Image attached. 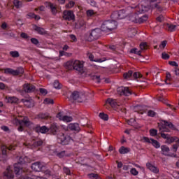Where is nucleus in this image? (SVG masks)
I'll return each instance as SVG.
<instances>
[{
  "mask_svg": "<svg viewBox=\"0 0 179 179\" xmlns=\"http://www.w3.org/2000/svg\"><path fill=\"white\" fill-rule=\"evenodd\" d=\"M129 152H131V150L128 148H125L124 146H122L119 149V153H120V155H125L127 153H129Z\"/></svg>",
  "mask_w": 179,
  "mask_h": 179,
  "instance_id": "obj_29",
  "label": "nucleus"
},
{
  "mask_svg": "<svg viewBox=\"0 0 179 179\" xmlns=\"http://www.w3.org/2000/svg\"><path fill=\"white\" fill-rule=\"evenodd\" d=\"M169 64H170L172 66H178V64L177 62H170Z\"/></svg>",
  "mask_w": 179,
  "mask_h": 179,
  "instance_id": "obj_63",
  "label": "nucleus"
},
{
  "mask_svg": "<svg viewBox=\"0 0 179 179\" xmlns=\"http://www.w3.org/2000/svg\"><path fill=\"white\" fill-rule=\"evenodd\" d=\"M73 61L74 60L69 61L64 64V67L66 68V69H69V71L73 69Z\"/></svg>",
  "mask_w": 179,
  "mask_h": 179,
  "instance_id": "obj_27",
  "label": "nucleus"
},
{
  "mask_svg": "<svg viewBox=\"0 0 179 179\" xmlns=\"http://www.w3.org/2000/svg\"><path fill=\"white\" fill-rule=\"evenodd\" d=\"M173 152H177V149H178V145L177 144H175L173 145Z\"/></svg>",
  "mask_w": 179,
  "mask_h": 179,
  "instance_id": "obj_64",
  "label": "nucleus"
},
{
  "mask_svg": "<svg viewBox=\"0 0 179 179\" xmlns=\"http://www.w3.org/2000/svg\"><path fill=\"white\" fill-rule=\"evenodd\" d=\"M53 86L55 87V89H61L62 87V85H61L59 83V80H55L53 83Z\"/></svg>",
  "mask_w": 179,
  "mask_h": 179,
  "instance_id": "obj_38",
  "label": "nucleus"
},
{
  "mask_svg": "<svg viewBox=\"0 0 179 179\" xmlns=\"http://www.w3.org/2000/svg\"><path fill=\"white\" fill-rule=\"evenodd\" d=\"M1 149L3 155H6L8 150H15V146L10 145L9 147H7L6 145H2Z\"/></svg>",
  "mask_w": 179,
  "mask_h": 179,
  "instance_id": "obj_25",
  "label": "nucleus"
},
{
  "mask_svg": "<svg viewBox=\"0 0 179 179\" xmlns=\"http://www.w3.org/2000/svg\"><path fill=\"white\" fill-rule=\"evenodd\" d=\"M164 29H166V30H168L169 31H176V30L177 29L176 25L169 23L164 24Z\"/></svg>",
  "mask_w": 179,
  "mask_h": 179,
  "instance_id": "obj_23",
  "label": "nucleus"
},
{
  "mask_svg": "<svg viewBox=\"0 0 179 179\" xmlns=\"http://www.w3.org/2000/svg\"><path fill=\"white\" fill-rule=\"evenodd\" d=\"M14 76H17V75H23L24 73V69L22 67H18L16 70H14Z\"/></svg>",
  "mask_w": 179,
  "mask_h": 179,
  "instance_id": "obj_30",
  "label": "nucleus"
},
{
  "mask_svg": "<svg viewBox=\"0 0 179 179\" xmlns=\"http://www.w3.org/2000/svg\"><path fill=\"white\" fill-rule=\"evenodd\" d=\"M135 10V7L129 6L127 8V10H120L119 11H115L111 15V19L113 22H117V20H120V19H124L128 15V10Z\"/></svg>",
  "mask_w": 179,
  "mask_h": 179,
  "instance_id": "obj_4",
  "label": "nucleus"
},
{
  "mask_svg": "<svg viewBox=\"0 0 179 179\" xmlns=\"http://www.w3.org/2000/svg\"><path fill=\"white\" fill-rule=\"evenodd\" d=\"M71 99L78 103H83L86 100V94L75 91L71 94Z\"/></svg>",
  "mask_w": 179,
  "mask_h": 179,
  "instance_id": "obj_7",
  "label": "nucleus"
},
{
  "mask_svg": "<svg viewBox=\"0 0 179 179\" xmlns=\"http://www.w3.org/2000/svg\"><path fill=\"white\" fill-rule=\"evenodd\" d=\"M106 104H110V106H111V107H113V108H115L117 106H120V103L118 102H117V100L113 99L111 98H108L107 99Z\"/></svg>",
  "mask_w": 179,
  "mask_h": 179,
  "instance_id": "obj_24",
  "label": "nucleus"
},
{
  "mask_svg": "<svg viewBox=\"0 0 179 179\" xmlns=\"http://www.w3.org/2000/svg\"><path fill=\"white\" fill-rule=\"evenodd\" d=\"M143 140L147 143H151L152 146H154V148H155L156 149H159V148H160V143L155 139L149 138L148 137H143Z\"/></svg>",
  "mask_w": 179,
  "mask_h": 179,
  "instance_id": "obj_13",
  "label": "nucleus"
},
{
  "mask_svg": "<svg viewBox=\"0 0 179 179\" xmlns=\"http://www.w3.org/2000/svg\"><path fill=\"white\" fill-rule=\"evenodd\" d=\"M6 27H8V24H6V22H3L1 24V29H3V30H5L6 29Z\"/></svg>",
  "mask_w": 179,
  "mask_h": 179,
  "instance_id": "obj_62",
  "label": "nucleus"
},
{
  "mask_svg": "<svg viewBox=\"0 0 179 179\" xmlns=\"http://www.w3.org/2000/svg\"><path fill=\"white\" fill-rule=\"evenodd\" d=\"M117 22L113 21V20L105 21L101 27V31H111L117 29Z\"/></svg>",
  "mask_w": 179,
  "mask_h": 179,
  "instance_id": "obj_5",
  "label": "nucleus"
},
{
  "mask_svg": "<svg viewBox=\"0 0 179 179\" xmlns=\"http://www.w3.org/2000/svg\"><path fill=\"white\" fill-rule=\"evenodd\" d=\"M10 55L13 58H19L20 57V54H19V52L15 50V51H10Z\"/></svg>",
  "mask_w": 179,
  "mask_h": 179,
  "instance_id": "obj_33",
  "label": "nucleus"
},
{
  "mask_svg": "<svg viewBox=\"0 0 179 179\" xmlns=\"http://www.w3.org/2000/svg\"><path fill=\"white\" fill-rule=\"evenodd\" d=\"M71 141H72L71 136H65L64 133H60L57 135V142L61 145H69Z\"/></svg>",
  "mask_w": 179,
  "mask_h": 179,
  "instance_id": "obj_9",
  "label": "nucleus"
},
{
  "mask_svg": "<svg viewBox=\"0 0 179 179\" xmlns=\"http://www.w3.org/2000/svg\"><path fill=\"white\" fill-rule=\"evenodd\" d=\"M48 6H49L50 9L51 10V12L53 15H57V6L51 3H48Z\"/></svg>",
  "mask_w": 179,
  "mask_h": 179,
  "instance_id": "obj_28",
  "label": "nucleus"
},
{
  "mask_svg": "<svg viewBox=\"0 0 179 179\" xmlns=\"http://www.w3.org/2000/svg\"><path fill=\"white\" fill-rule=\"evenodd\" d=\"M99 116L101 120H103V121H108V115L101 113Z\"/></svg>",
  "mask_w": 179,
  "mask_h": 179,
  "instance_id": "obj_37",
  "label": "nucleus"
},
{
  "mask_svg": "<svg viewBox=\"0 0 179 179\" xmlns=\"http://www.w3.org/2000/svg\"><path fill=\"white\" fill-rule=\"evenodd\" d=\"M23 90L25 93H32L36 90V87L31 84H24L23 85Z\"/></svg>",
  "mask_w": 179,
  "mask_h": 179,
  "instance_id": "obj_15",
  "label": "nucleus"
},
{
  "mask_svg": "<svg viewBox=\"0 0 179 179\" xmlns=\"http://www.w3.org/2000/svg\"><path fill=\"white\" fill-rule=\"evenodd\" d=\"M132 76V71H129L127 73H124L123 75V78L124 79H129Z\"/></svg>",
  "mask_w": 179,
  "mask_h": 179,
  "instance_id": "obj_42",
  "label": "nucleus"
},
{
  "mask_svg": "<svg viewBox=\"0 0 179 179\" xmlns=\"http://www.w3.org/2000/svg\"><path fill=\"white\" fill-rule=\"evenodd\" d=\"M156 115V113L153 110H148V117H155Z\"/></svg>",
  "mask_w": 179,
  "mask_h": 179,
  "instance_id": "obj_53",
  "label": "nucleus"
},
{
  "mask_svg": "<svg viewBox=\"0 0 179 179\" xmlns=\"http://www.w3.org/2000/svg\"><path fill=\"white\" fill-rule=\"evenodd\" d=\"M150 136H156V135H157V130H156L155 129H151L150 130Z\"/></svg>",
  "mask_w": 179,
  "mask_h": 179,
  "instance_id": "obj_46",
  "label": "nucleus"
},
{
  "mask_svg": "<svg viewBox=\"0 0 179 179\" xmlns=\"http://www.w3.org/2000/svg\"><path fill=\"white\" fill-rule=\"evenodd\" d=\"M88 177L89 178L92 179H101L100 178V176H99V175H97L96 173H90L88 174Z\"/></svg>",
  "mask_w": 179,
  "mask_h": 179,
  "instance_id": "obj_41",
  "label": "nucleus"
},
{
  "mask_svg": "<svg viewBox=\"0 0 179 179\" xmlns=\"http://www.w3.org/2000/svg\"><path fill=\"white\" fill-rule=\"evenodd\" d=\"M33 29L35 31H37L38 34H45V33L44 28H41L37 25H33Z\"/></svg>",
  "mask_w": 179,
  "mask_h": 179,
  "instance_id": "obj_26",
  "label": "nucleus"
},
{
  "mask_svg": "<svg viewBox=\"0 0 179 179\" xmlns=\"http://www.w3.org/2000/svg\"><path fill=\"white\" fill-rule=\"evenodd\" d=\"M52 146H48L47 148L48 150L50 152V155H52V153H54V155H56V156H57V157H59L60 159L64 157V156H65V151H62L60 152H58L57 151H54V150H52Z\"/></svg>",
  "mask_w": 179,
  "mask_h": 179,
  "instance_id": "obj_17",
  "label": "nucleus"
},
{
  "mask_svg": "<svg viewBox=\"0 0 179 179\" xmlns=\"http://www.w3.org/2000/svg\"><path fill=\"white\" fill-rule=\"evenodd\" d=\"M146 166H147V169H148L150 171H152V173H154V174H158L159 168H157V166H155L149 162L146 164Z\"/></svg>",
  "mask_w": 179,
  "mask_h": 179,
  "instance_id": "obj_20",
  "label": "nucleus"
},
{
  "mask_svg": "<svg viewBox=\"0 0 179 179\" xmlns=\"http://www.w3.org/2000/svg\"><path fill=\"white\" fill-rule=\"evenodd\" d=\"M130 173H131V174H132V176H138V174H139V172H138L136 171V169H135V168H132L130 170Z\"/></svg>",
  "mask_w": 179,
  "mask_h": 179,
  "instance_id": "obj_49",
  "label": "nucleus"
},
{
  "mask_svg": "<svg viewBox=\"0 0 179 179\" xmlns=\"http://www.w3.org/2000/svg\"><path fill=\"white\" fill-rule=\"evenodd\" d=\"M161 153L164 156H170V148L169 146L164 145L161 146Z\"/></svg>",
  "mask_w": 179,
  "mask_h": 179,
  "instance_id": "obj_22",
  "label": "nucleus"
},
{
  "mask_svg": "<svg viewBox=\"0 0 179 179\" xmlns=\"http://www.w3.org/2000/svg\"><path fill=\"white\" fill-rule=\"evenodd\" d=\"M18 122V125H20L17 128L19 132H22L26 127H30L31 125V122L29 120V117H24L22 120H17Z\"/></svg>",
  "mask_w": 179,
  "mask_h": 179,
  "instance_id": "obj_8",
  "label": "nucleus"
},
{
  "mask_svg": "<svg viewBox=\"0 0 179 179\" xmlns=\"http://www.w3.org/2000/svg\"><path fill=\"white\" fill-rule=\"evenodd\" d=\"M43 167H44V165L41 162H35L31 165V169L34 171H41V170H43Z\"/></svg>",
  "mask_w": 179,
  "mask_h": 179,
  "instance_id": "obj_18",
  "label": "nucleus"
},
{
  "mask_svg": "<svg viewBox=\"0 0 179 179\" xmlns=\"http://www.w3.org/2000/svg\"><path fill=\"white\" fill-rule=\"evenodd\" d=\"M63 171L66 174L67 176H71V170L69 168L64 167Z\"/></svg>",
  "mask_w": 179,
  "mask_h": 179,
  "instance_id": "obj_50",
  "label": "nucleus"
},
{
  "mask_svg": "<svg viewBox=\"0 0 179 179\" xmlns=\"http://www.w3.org/2000/svg\"><path fill=\"white\" fill-rule=\"evenodd\" d=\"M130 52L131 54H136L137 55H141V53L142 52V51H141L136 48H133L130 50Z\"/></svg>",
  "mask_w": 179,
  "mask_h": 179,
  "instance_id": "obj_43",
  "label": "nucleus"
},
{
  "mask_svg": "<svg viewBox=\"0 0 179 179\" xmlns=\"http://www.w3.org/2000/svg\"><path fill=\"white\" fill-rule=\"evenodd\" d=\"M61 129H64L66 131V127L65 126H59L55 123H53L50 125V128L45 127V133L52 134V135H57Z\"/></svg>",
  "mask_w": 179,
  "mask_h": 179,
  "instance_id": "obj_6",
  "label": "nucleus"
},
{
  "mask_svg": "<svg viewBox=\"0 0 179 179\" xmlns=\"http://www.w3.org/2000/svg\"><path fill=\"white\" fill-rule=\"evenodd\" d=\"M166 45H167V41H164L159 45V48H164V47H166Z\"/></svg>",
  "mask_w": 179,
  "mask_h": 179,
  "instance_id": "obj_57",
  "label": "nucleus"
},
{
  "mask_svg": "<svg viewBox=\"0 0 179 179\" xmlns=\"http://www.w3.org/2000/svg\"><path fill=\"white\" fill-rule=\"evenodd\" d=\"M73 119L71 116L64 115L63 117L64 122H71Z\"/></svg>",
  "mask_w": 179,
  "mask_h": 179,
  "instance_id": "obj_39",
  "label": "nucleus"
},
{
  "mask_svg": "<svg viewBox=\"0 0 179 179\" xmlns=\"http://www.w3.org/2000/svg\"><path fill=\"white\" fill-rule=\"evenodd\" d=\"M21 102L23 103L24 106L25 107H27L28 108H31V107H34V101L31 99V98H25L21 99Z\"/></svg>",
  "mask_w": 179,
  "mask_h": 179,
  "instance_id": "obj_14",
  "label": "nucleus"
},
{
  "mask_svg": "<svg viewBox=\"0 0 179 179\" xmlns=\"http://www.w3.org/2000/svg\"><path fill=\"white\" fill-rule=\"evenodd\" d=\"M158 0H150V3H153V2H157ZM150 4V6L148 5L147 1H142L138 6V5H133L131 6H134V10H128V15H129V20L130 22H134V23H138V13H145V12H148L150 8L152 9L156 8L159 12H162V10H164V8L162 7V5L155 3V4ZM126 15V16H127Z\"/></svg>",
  "mask_w": 179,
  "mask_h": 179,
  "instance_id": "obj_1",
  "label": "nucleus"
},
{
  "mask_svg": "<svg viewBox=\"0 0 179 179\" xmlns=\"http://www.w3.org/2000/svg\"><path fill=\"white\" fill-rule=\"evenodd\" d=\"M69 37H70L71 41L75 42L77 40L76 39V36L75 35H73V34L69 35Z\"/></svg>",
  "mask_w": 179,
  "mask_h": 179,
  "instance_id": "obj_58",
  "label": "nucleus"
},
{
  "mask_svg": "<svg viewBox=\"0 0 179 179\" xmlns=\"http://www.w3.org/2000/svg\"><path fill=\"white\" fill-rule=\"evenodd\" d=\"M159 128L161 132V136L163 139H166V143H173L177 142L178 137H171L169 134H164V132H170V129H176V127L171 122L167 121H162L159 123Z\"/></svg>",
  "mask_w": 179,
  "mask_h": 179,
  "instance_id": "obj_3",
  "label": "nucleus"
},
{
  "mask_svg": "<svg viewBox=\"0 0 179 179\" xmlns=\"http://www.w3.org/2000/svg\"><path fill=\"white\" fill-rule=\"evenodd\" d=\"M65 55L66 57H68L69 54L63 50L59 51V57H64Z\"/></svg>",
  "mask_w": 179,
  "mask_h": 179,
  "instance_id": "obj_56",
  "label": "nucleus"
},
{
  "mask_svg": "<svg viewBox=\"0 0 179 179\" xmlns=\"http://www.w3.org/2000/svg\"><path fill=\"white\" fill-rule=\"evenodd\" d=\"M1 129L3 131H5V132H8V131H9V127H6V126H2L1 127Z\"/></svg>",
  "mask_w": 179,
  "mask_h": 179,
  "instance_id": "obj_61",
  "label": "nucleus"
},
{
  "mask_svg": "<svg viewBox=\"0 0 179 179\" xmlns=\"http://www.w3.org/2000/svg\"><path fill=\"white\" fill-rule=\"evenodd\" d=\"M27 16L30 18L35 19V20H40V16L36 15L34 13H29L27 14Z\"/></svg>",
  "mask_w": 179,
  "mask_h": 179,
  "instance_id": "obj_36",
  "label": "nucleus"
},
{
  "mask_svg": "<svg viewBox=\"0 0 179 179\" xmlns=\"http://www.w3.org/2000/svg\"><path fill=\"white\" fill-rule=\"evenodd\" d=\"M148 20V15H143L142 17H138L137 23H144Z\"/></svg>",
  "mask_w": 179,
  "mask_h": 179,
  "instance_id": "obj_34",
  "label": "nucleus"
},
{
  "mask_svg": "<svg viewBox=\"0 0 179 179\" xmlns=\"http://www.w3.org/2000/svg\"><path fill=\"white\" fill-rule=\"evenodd\" d=\"M31 42L35 45H37V44H38V40H37L36 38H31Z\"/></svg>",
  "mask_w": 179,
  "mask_h": 179,
  "instance_id": "obj_55",
  "label": "nucleus"
},
{
  "mask_svg": "<svg viewBox=\"0 0 179 179\" xmlns=\"http://www.w3.org/2000/svg\"><path fill=\"white\" fill-rule=\"evenodd\" d=\"M13 3L14 6H15L17 9H20V8H22L23 5V3L19 0H14Z\"/></svg>",
  "mask_w": 179,
  "mask_h": 179,
  "instance_id": "obj_32",
  "label": "nucleus"
},
{
  "mask_svg": "<svg viewBox=\"0 0 179 179\" xmlns=\"http://www.w3.org/2000/svg\"><path fill=\"white\" fill-rule=\"evenodd\" d=\"M87 57L90 61H94V62H103V60H101V59H94V56L92 53H88Z\"/></svg>",
  "mask_w": 179,
  "mask_h": 179,
  "instance_id": "obj_31",
  "label": "nucleus"
},
{
  "mask_svg": "<svg viewBox=\"0 0 179 179\" xmlns=\"http://www.w3.org/2000/svg\"><path fill=\"white\" fill-rule=\"evenodd\" d=\"M6 99H7V102L10 104H19V103H22V100H20L16 96H6Z\"/></svg>",
  "mask_w": 179,
  "mask_h": 179,
  "instance_id": "obj_16",
  "label": "nucleus"
},
{
  "mask_svg": "<svg viewBox=\"0 0 179 179\" xmlns=\"http://www.w3.org/2000/svg\"><path fill=\"white\" fill-rule=\"evenodd\" d=\"M101 36V29L96 28L93 29L90 34L88 41H93V40H97Z\"/></svg>",
  "mask_w": 179,
  "mask_h": 179,
  "instance_id": "obj_10",
  "label": "nucleus"
},
{
  "mask_svg": "<svg viewBox=\"0 0 179 179\" xmlns=\"http://www.w3.org/2000/svg\"><path fill=\"white\" fill-rule=\"evenodd\" d=\"M63 17L64 19H66V20H73V19H75V15L73 14V12L71 10L65 11Z\"/></svg>",
  "mask_w": 179,
  "mask_h": 179,
  "instance_id": "obj_19",
  "label": "nucleus"
},
{
  "mask_svg": "<svg viewBox=\"0 0 179 179\" xmlns=\"http://www.w3.org/2000/svg\"><path fill=\"white\" fill-rule=\"evenodd\" d=\"M73 69L78 71L79 73H85V68L83 67V62L79 60L73 61Z\"/></svg>",
  "mask_w": 179,
  "mask_h": 179,
  "instance_id": "obj_12",
  "label": "nucleus"
},
{
  "mask_svg": "<svg viewBox=\"0 0 179 179\" xmlns=\"http://www.w3.org/2000/svg\"><path fill=\"white\" fill-rule=\"evenodd\" d=\"M45 104H48L49 106L54 104V99L51 98H45Z\"/></svg>",
  "mask_w": 179,
  "mask_h": 179,
  "instance_id": "obj_44",
  "label": "nucleus"
},
{
  "mask_svg": "<svg viewBox=\"0 0 179 179\" xmlns=\"http://www.w3.org/2000/svg\"><path fill=\"white\" fill-rule=\"evenodd\" d=\"M162 58L163 59H169V58H170V55H169V54L166 53V52H162Z\"/></svg>",
  "mask_w": 179,
  "mask_h": 179,
  "instance_id": "obj_51",
  "label": "nucleus"
},
{
  "mask_svg": "<svg viewBox=\"0 0 179 179\" xmlns=\"http://www.w3.org/2000/svg\"><path fill=\"white\" fill-rule=\"evenodd\" d=\"M5 73H9L10 75H13L15 76V73H16V72L15 71V70L12 69H6L4 70Z\"/></svg>",
  "mask_w": 179,
  "mask_h": 179,
  "instance_id": "obj_40",
  "label": "nucleus"
},
{
  "mask_svg": "<svg viewBox=\"0 0 179 179\" xmlns=\"http://www.w3.org/2000/svg\"><path fill=\"white\" fill-rule=\"evenodd\" d=\"M117 94H120V96H131L132 91L128 87H120L117 88Z\"/></svg>",
  "mask_w": 179,
  "mask_h": 179,
  "instance_id": "obj_11",
  "label": "nucleus"
},
{
  "mask_svg": "<svg viewBox=\"0 0 179 179\" xmlns=\"http://www.w3.org/2000/svg\"><path fill=\"white\" fill-rule=\"evenodd\" d=\"M134 78H135L136 79H138V78H142V74L140 73L139 72H135L133 74Z\"/></svg>",
  "mask_w": 179,
  "mask_h": 179,
  "instance_id": "obj_52",
  "label": "nucleus"
},
{
  "mask_svg": "<svg viewBox=\"0 0 179 179\" xmlns=\"http://www.w3.org/2000/svg\"><path fill=\"white\" fill-rule=\"evenodd\" d=\"M21 37H22V38H29V36H28L27 34H26V33H22V34H21Z\"/></svg>",
  "mask_w": 179,
  "mask_h": 179,
  "instance_id": "obj_60",
  "label": "nucleus"
},
{
  "mask_svg": "<svg viewBox=\"0 0 179 179\" xmlns=\"http://www.w3.org/2000/svg\"><path fill=\"white\" fill-rule=\"evenodd\" d=\"M93 15H94V11L93 10H88L87 11V16H93Z\"/></svg>",
  "mask_w": 179,
  "mask_h": 179,
  "instance_id": "obj_54",
  "label": "nucleus"
},
{
  "mask_svg": "<svg viewBox=\"0 0 179 179\" xmlns=\"http://www.w3.org/2000/svg\"><path fill=\"white\" fill-rule=\"evenodd\" d=\"M140 48L142 51H143V50H146V48H148V44L146 43H141L140 44Z\"/></svg>",
  "mask_w": 179,
  "mask_h": 179,
  "instance_id": "obj_47",
  "label": "nucleus"
},
{
  "mask_svg": "<svg viewBox=\"0 0 179 179\" xmlns=\"http://www.w3.org/2000/svg\"><path fill=\"white\" fill-rule=\"evenodd\" d=\"M68 128L71 129V131H76V132L80 131V127L78 123H71L69 124Z\"/></svg>",
  "mask_w": 179,
  "mask_h": 179,
  "instance_id": "obj_21",
  "label": "nucleus"
},
{
  "mask_svg": "<svg viewBox=\"0 0 179 179\" xmlns=\"http://www.w3.org/2000/svg\"><path fill=\"white\" fill-rule=\"evenodd\" d=\"M157 22H163V20H164V17L161 15L157 18Z\"/></svg>",
  "mask_w": 179,
  "mask_h": 179,
  "instance_id": "obj_59",
  "label": "nucleus"
},
{
  "mask_svg": "<svg viewBox=\"0 0 179 179\" xmlns=\"http://www.w3.org/2000/svg\"><path fill=\"white\" fill-rule=\"evenodd\" d=\"M73 6H75V2L70 1L66 5V8L67 9H71V8H73Z\"/></svg>",
  "mask_w": 179,
  "mask_h": 179,
  "instance_id": "obj_45",
  "label": "nucleus"
},
{
  "mask_svg": "<svg viewBox=\"0 0 179 179\" xmlns=\"http://www.w3.org/2000/svg\"><path fill=\"white\" fill-rule=\"evenodd\" d=\"M64 117H65V115H64V113L62 112H59L57 115V118H59L60 121H62L64 120Z\"/></svg>",
  "mask_w": 179,
  "mask_h": 179,
  "instance_id": "obj_48",
  "label": "nucleus"
},
{
  "mask_svg": "<svg viewBox=\"0 0 179 179\" xmlns=\"http://www.w3.org/2000/svg\"><path fill=\"white\" fill-rule=\"evenodd\" d=\"M27 161V157H21L20 158V162L14 164L15 176L13 175V171L10 166H8L6 171L3 173L4 177H6L7 179H43L41 177L31 178L27 176V172H26V171L22 168V164H24Z\"/></svg>",
  "mask_w": 179,
  "mask_h": 179,
  "instance_id": "obj_2",
  "label": "nucleus"
},
{
  "mask_svg": "<svg viewBox=\"0 0 179 179\" xmlns=\"http://www.w3.org/2000/svg\"><path fill=\"white\" fill-rule=\"evenodd\" d=\"M35 131L36 132H41V134H45V126L42 127H36Z\"/></svg>",
  "mask_w": 179,
  "mask_h": 179,
  "instance_id": "obj_35",
  "label": "nucleus"
}]
</instances>
